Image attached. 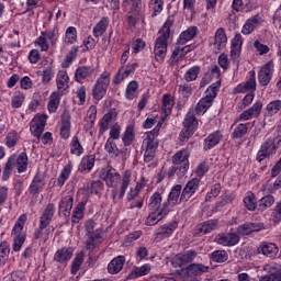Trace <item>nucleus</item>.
Masks as SVG:
<instances>
[{"label":"nucleus","instance_id":"1","mask_svg":"<svg viewBox=\"0 0 281 281\" xmlns=\"http://www.w3.org/2000/svg\"><path fill=\"white\" fill-rule=\"evenodd\" d=\"M100 179L105 182L108 188L112 189V199L114 203L124 199V194H126V190L131 186V172L125 171L122 179L120 190L117 189V183H120V172L111 166H108L100 171Z\"/></svg>","mask_w":281,"mask_h":281},{"label":"nucleus","instance_id":"2","mask_svg":"<svg viewBox=\"0 0 281 281\" xmlns=\"http://www.w3.org/2000/svg\"><path fill=\"white\" fill-rule=\"evenodd\" d=\"M170 27H172V20H167L164 24L160 35L156 38L154 54L157 63H164L166 54H168V38H170Z\"/></svg>","mask_w":281,"mask_h":281},{"label":"nucleus","instance_id":"3","mask_svg":"<svg viewBox=\"0 0 281 281\" xmlns=\"http://www.w3.org/2000/svg\"><path fill=\"white\" fill-rule=\"evenodd\" d=\"M27 221V215L22 214L13 229H12V237H13V251H19L23 245L25 244V232H23V227L25 226V222Z\"/></svg>","mask_w":281,"mask_h":281},{"label":"nucleus","instance_id":"4","mask_svg":"<svg viewBox=\"0 0 281 281\" xmlns=\"http://www.w3.org/2000/svg\"><path fill=\"white\" fill-rule=\"evenodd\" d=\"M86 229V249H95V245L102 240L100 231L95 229V222L88 220L85 225Z\"/></svg>","mask_w":281,"mask_h":281},{"label":"nucleus","instance_id":"5","mask_svg":"<svg viewBox=\"0 0 281 281\" xmlns=\"http://www.w3.org/2000/svg\"><path fill=\"white\" fill-rule=\"evenodd\" d=\"M109 85H111V72L104 71L100 78L97 80L92 94L94 100H102L104 95H106V90L109 89Z\"/></svg>","mask_w":281,"mask_h":281},{"label":"nucleus","instance_id":"6","mask_svg":"<svg viewBox=\"0 0 281 281\" xmlns=\"http://www.w3.org/2000/svg\"><path fill=\"white\" fill-rule=\"evenodd\" d=\"M159 131H161V122L157 123L155 128L150 132L145 133V137L143 140V148L157 150L159 148Z\"/></svg>","mask_w":281,"mask_h":281},{"label":"nucleus","instance_id":"7","mask_svg":"<svg viewBox=\"0 0 281 281\" xmlns=\"http://www.w3.org/2000/svg\"><path fill=\"white\" fill-rule=\"evenodd\" d=\"M45 124H47V115L46 114H37L30 123V131L34 137L41 139L43 135V131H45Z\"/></svg>","mask_w":281,"mask_h":281},{"label":"nucleus","instance_id":"8","mask_svg":"<svg viewBox=\"0 0 281 281\" xmlns=\"http://www.w3.org/2000/svg\"><path fill=\"white\" fill-rule=\"evenodd\" d=\"M201 184V180L193 178L189 182H187L180 194V203H188L190 199H192L193 194L199 190V186Z\"/></svg>","mask_w":281,"mask_h":281},{"label":"nucleus","instance_id":"9","mask_svg":"<svg viewBox=\"0 0 281 281\" xmlns=\"http://www.w3.org/2000/svg\"><path fill=\"white\" fill-rule=\"evenodd\" d=\"M276 142L273 138L266 139L261 146L260 149L257 153V161H265L268 157H271L276 153Z\"/></svg>","mask_w":281,"mask_h":281},{"label":"nucleus","instance_id":"10","mask_svg":"<svg viewBox=\"0 0 281 281\" xmlns=\"http://www.w3.org/2000/svg\"><path fill=\"white\" fill-rule=\"evenodd\" d=\"M177 227H179V224L177 223V221H173L169 224H165L156 228L154 235L155 240H164L166 238H170V236L175 234V229H177Z\"/></svg>","mask_w":281,"mask_h":281},{"label":"nucleus","instance_id":"11","mask_svg":"<svg viewBox=\"0 0 281 281\" xmlns=\"http://www.w3.org/2000/svg\"><path fill=\"white\" fill-rule=\"evenodd\" d=\"M273 61H268L259 71L258 80L261 87H267L271 82V78H273Z\"/></svg>","mask_w":281,"mask_h":281},{"label":"nucleus","instance_id":"12","mask_svg":"<svg viewBox=\"0 0 281 281\" xmlns=\"http://www.w3.org/2000/svg\"><path fill=\"white\" fill-rule=\"evenodd\" d=\"M168 214H170V211H168V206L154 209V212H151L147 216L145 225L153 227V225H157V223H159V221H162L165 216H168Z\"/></svg>","mask_w":281,"mask_h":281},{"label":"nucleus","instance_id":"13","mask_svg":"<svg viewBox=\"0 0 281 281\" xmlns=\"http://www.w3.org/2000/svg\"><path fill=\"white\" fill-rule=\"evenodd\" d=\"M240 237L236 233L218 234L215 237V243L222 245L223 247H234L238 245Z\"/></svg>","mask_w":281,"mask_h":281},{"label":"nucleus","instance_id":"14","mask_svg":"<svg viewBox=\"0 0 281 281\" xmlns=\"http://www.w3.org/2000/svg\"><path fill=\"white\" fill-rule=\"evenodd\" d=\"M137 67H138L137 63L122 66L119 69L117 74L113 77V83L120 85V82H122L125 78H128V76H133Z\"/></svg>","mask_w":281,"mask_h":281},{"label":"nucleus","instance_id":"15","mask_svg":"<svg viewBox=\"0 0 281 281\" xmlns=\"http://www.w3.org/2000/svg\"><path fill=\"white\" fill-rule=\"evenodd\" d=\"M181 184H176L171 191L169 192L168 199L164 202V207L167 206L168 212H170V207H175V205H179V201H181Z\"/></svg>","mask_w":281,"mask_h":281},{"label":"nucleus","instance_id":"16","mask_svg":"<svg viewBox=\"0 0 281 281\" xmlns=\"http://www.w3.org/2000/svg\"><path fill=\"white\" fill-rule=\"evenodd\" d=\"M238 93H254L256 91V71H249V78L236 87Z\"/></svg>","mask_w":281,"mask_h":281},{"label":"nucleus","instance_id":"17","mask_svg":"<svg viewBox=\"0 0 281 281\" xmlns=\"http://www.w3.org/2000/svg\"><path fill=\"white\" fill-rule=\"evenodd\" d=\"M45 186H47V182L45 181V176L37 173L31 182L29 192L33 195L40 194V192H43V190L45 189Z\"/></svg>","mask_w":281,"mask_h":281},{"label":"nucleus","instance_id":"18","mask_svg":"<svg viewBox=\"0 0 281 281\" xmlns=\"http://www.w3.org/2000/svg\"><path fill=\"white\" fill-rule=\"evenodd\" d=\"M260 25H262V18L258 14L254 15L245 22L241 29V34H245L247 36L255 32L257 27H260Z\"/></svg>","mask_w":281,"mask_h":281},{"label":"nucleus","instance_id":"19","mask_svg":"<svg viewBox=\"0 0 281 281\" xmlns=\"http://www.w3.org/2000/svg\"><path fill=\"white\" fill-rule=\"evenodd\" d=\"M57 91L63 95L67 89H69V75H67V70H59L56 77Z\"/></svg>","mask_w":281,"mask_h":281},{"label":"nucleus","instance_id":"20","mask_svg":"<svg viewBox=\"0 0 281 281\" xmlns=\"http://www.w3.org/2000/svg\"><path fill=\"white\" fill-rule=\"evenodd\" d=\"M241 52H243V35H240V33H237L232 40L231 58L233 60H238V58H240Z\"/></svg>","mask_w":281,"mask_h":281},{"label":"nucleus","instance_id":"21","mask_svg":"<svg viewBox=\"0 0 281 281\" xmlns=\"http://www.w3.org/2000/svg\"><path fill=\"white\" fill-rule=\"evenodd\" d=\"M124 262H126V258L124 256L115 257L108 265V273H111V276H116V273H120V271L124 269Z\"/></svg>","mask_w":281,"mask_h":281},{"label":"nucleus","instance_id":"22","mask_svg":"<svg viewBox=\"0 0 281 281\" xmlns=\"http://www.w3.org/2000/svg\"><path fill=\"white\" fill-rule=\"evenodd\" d=\"M117 120V112L115 110H110L105 115H103L100 122L99 133H105L109 131V125L113 124Z\"/></svg>","mask_w":281,"mask_h":281},{"label":"nucleus","instance_id":"23","mask_svg":"<svg viewBox=\"0 0 281 281\" xmlns=\"http://www.w3.org/2000/svg\"><path fill=\"white\" fill-rule=\"evenodd\" d=\"M279 251L280 248H278V246H276L273 243H262L258 247V252L267 256L268 258H276Z\"/></svg>","mask_w":281,"mask_h":281},{"label":"nucleus","instance_id":"24","mask_svg":"<svg viewBox=\"0 0 281 281\" xmlns=\"http://www.w3.org/2000/svg\"><path fill=\"white\" fill-rule=\"evenodd\" d=\"M265 271L268 274L260 278L259 281H281V269L276 266H266Z\"/></svg>","mask_w":281,"mask_h":281},{"label":"nucleus","instance_id":"25","mask_svg":"<svg viewBox=\"0 0 281 281\" xmlns=\"http://www.w3.org/2000/svg\"><path fill=\"white\" fill-rule=\"evenodd\" d=\"M260 229H262V225L258 223H245L237 227V234H239V236H249V234L260 232Z\"/></svg>","mask_w":281,"mask_h":281},{"label":"nucleus","instance_id":"26","mask_svg":"<svg viewBox=\"0 0 281 281\" xmlns=\"http://www.w3.org/2000/svg\"><path fill=\"white\" fill-rule=\"evenodd\" d=\"M54 214H56V205H54V203L47 204L43 214L40 217V223L42 224V227H45V225H49L52 223Z\"/></svg>","mask_w":281,"mask_h":281},{"label":"nucleus","instance_id":"27","mask_svg":"<svg viewBox=\"0 0 281 281\" xmlns=\"http://www.w3.org/2000/svg\"><path fill=\"white\" fill-rule=\"evenodd\" d=\"M74 256V248L71 247H64L58 249L54 255L55 262H67L68 260H71V257Z\"/></svg>","mask_w":281,"mask_h":281},{"label":"nucleus","instance_id":"28","mask_svg":"<svg viewBox=\"0 0 281 281\" xmlns=\"http://www.w3.org/2000/svg\"><path fill=\"white\" fill-rule=\"evenodd\" d=\"M74 209V196L66 195L59 201V212L64 216H69L71 210Z\"/></svg>","mask_w":281,"mask_h":281},{"label":"nucleus","instance_id":"29","mask_svg":"<svg viewBox=\"0 0 281 281\" xmlns=\"http://www.w3.org/2000/svg\"><path fill=\"white\" fill-rule=\"evenodd\" d=\"M93 71L95 70L91 66H80L75 72L76 82H82V80L91 78V76H93Z\"/></svg>","mask_w":281,"mask_h":281},{"label":"nucleus","instance_id":"30","mask_svg":"<svg viewBox=\"0 0 281 281\" xmlns=\"http://www.w3.org/2000/svg\"><path fill=\"white\" fill-rule=\"evenodd\" d=\"M93 166H95V156H85L78 167L79 172H91L93 170Z\"/></svg>","mask_w":281,"mask_h":281},{"label":"nucleus","instance_id":"31","mask_svg":"<svg viewBox=\"0 0 281 281\" xmlns=\"http://www.w3.org/2000/svg\"><path fill=\"white\" fill-rule=\"evenodd\" d=\"M221 139H223V134H221L220 131L213 132L205 138V150H210L211 148H214V146H217V144L221 143Z\"/></svg>","mask_w":281,"mask_h":281},{"label":"nucleus","instance_id":"32","mask_svg":"<svg viewBox=\"0 0 281 281\" xmlns=\"http://www.w3.org/2000/svg\"><path fill=\"white\" fill-rule=\"evenodd\" d=\"M225 45H227V35L225 34V29L220 27L215 32L214 47L215 49H223Z\"/></svg>","mask_w":281,"mask_h":281},{"label":"nucleus","instance_id":"33","mask_svg":"<svg viewBox=\"0 0 281 281\" xmlns=\"http://www.w3.org/2000/svg\"><path fill=\"white\" fill-rule=\"evenodd\" d=\"M190 157V154L188 153V150L182 149L178 153H176L172 157V164H175V166H179L180 164H183V169L188 170V158Z\"/></svg>","mask_w":281,"mask_h":281},{"label":"nucleus","instance_id":"34","mask_svg":"<svg viewBox=\"0 0 281 281\" xmlns=\"http://www.w3.org/2000/svg\"><path fill=\"white\" fill-rule=\"evenodd\" d=\"M48 226H49V225L43 226V224L40 223L38 228L35 231L34 238H35L36 240L43 239L44 243H45L46 240H49V235L52 234V232L54 231V228H47Z\"/></svg>","mask_w":281,"mask_h":281},{"label":"nucleus","instance_id":"35","mask_svg":"<svg viewBox=\"0 0 281 281\" xmlns=\"http://www.w3.org/2000/svg\"><path fill=\"white\" fill-rule=\"evenodd\" d=\"M172 106H175V101L172 100V95L164 94L162 106H161V112L164 117H168V115L172 113Z\"/></svg>","mask_w":281,"mask_h":281},{"label":"nucleus","instance_id":"36","mask_svg":"<svg viewBox=\"0 0 281 281\" xmlns=\"http://www.w3.org/2000/svg\"><path fill=\"white\" fill-rule=\"evenodd\" d=\"M183 126L187 128H192L193 131H196V126H199V121L196 120V116L194 115V109H190L187 113Z\"/></svg>","mask_w":281,"mask_h":281},{"label":"nucleus","instance_id":"37","mask_svg":"<svg viewBox=\"0 0 281 281\" xmlns=\"http://www.w3.org/2000/svg\"><path fill=\"white\" fill-rule=\"evenodd\" d=\"M218 227V222L215 220L206 221L198 226V234H210V232H214Z\"/></svg>","mask_w":281,"mask_h":281},{"label":"nucleus","instance_id":"38","mask_svg":"<svg viewBox=\"0 0 281 281\" xmlns=\"http://www.w3.org/2000/svg\"><path fill=\"white\" fill-rule=\"evenodd\" d=\"M164 192L156 191L150 198L148 206L150 210H159V207H164V203L161 204V201H164Z\"/></svg>","mask_w":281,"mask_h":281},{"label":"nucleus","instance_id":"39","mask_svg":"<svg viewBox=\"0 0 281 281\" xmlns=\"http://www.w3.org/2000/svg\"><path fill=\"white\" fill-rule=\"evenodd\" d=\"M196 36V27L191 26L187 31H183L178 40V45H186L189 41H192Z\"/></svg>","mask_w":281,"mask_h":281},{"label":"nucleus","instance_id":"40","mask_svg":"<svg viewBox=\"0 0 281 281\" xmlns=\"http://www.w3.org/2000/svg\"><path fill=\"white\" fill-rule=\"evenodd\" d=\"M60 92H53L49 97L48 101V113H56L58 111V106H60Z\"/></svg>","mask_w":281,"mask_h":281},{"label":"nucleus","instance_id":"41","mask_svg":"<svg viewBox=\"0 0 281 281\" xmlns=\"http://www.w3.org/2000/svg\"><path fill=\"white\" fill-rule=\"evenodd\" d=\"M102 188H104V183L100 180H94L91 183H86L83 186V191L90 194H100Z\"/></svg>","mask_w":281,"mask_h":281},{"label":"nucleus","instance_id":"42","mask_svg":"<svg viewBox=\"0 0 281 281\" xmlns=\"http://www.w3.org/2000/svg\"><path fill=\"white\" fill-rule=\"evenodd\" d=\"M210 267L201 263H192L187 268L188 276H201V273H207Z\"/></svg>","mask_w":281,"mask_h":281},{"label":"nucleus","instance_id":"43","mask_svg":"<svg viewBox=\"0 0 281 281\" xmlns=\"http://www.w3.org/2000/svg\"><path fill=\"white\" fill-rule=\"evenodd\" d=\"M106 27H109V18L103 16L93 27L95 38H100L106 32Z\"/></svg>","mask_w":281,"mask_h":281},{"label":"nucleus","instance_id":"44","mask_svg":"<svg viewBox=\"0 0 281 281\" xmlns=\"http://www.w3.org/2000/svg\"><path fill=\"white\" fill-rule=\"evenodd\" d=\"M150 273V265L146 263L139 268H135L132 273L128 274V280H135L142 278L143 276H148Z\"/></svg>","mask_w":281,"mask_h":281},{"label":"nucleus","instance_id":"45","mask_svg":"<svg viewBox=\"0 0 281 281\" xmlns=\"http://www.w3.org/2000/svg\"><path fill=\"white\" fill-rule=\"evenodd\" d=\"M221 89V80H217L215 83L211 85L206 91L204 99L209 100L211 103L214 102V98L218 95Z\"/></svg>","mask_w":281,"mask_h":281},{"label":"nucleus","instance_id":"46","mask_svg":"<svg viewBox=\"0 0 281 281\" xmlns=\"http://www.w3.org/2000/svg\"><path fill=\"white\" fill-rule=\"evenodd\" d=\"M15 168L19 173L27 170V154L21 153L18 157L15 156Z\"/></svg>","mask_w":281,"mask_h":281},{"label":"nucleus","instance_id":"47","mask_svg":"<svg viewBox=\"0 0 281 281\" xmlns=\"http://www.w3.org/2000/svg\"><path fill=\"white\" fill-rule=\"evenodd\" d=\"M279 111H281V100L271 101L266 106V115L268 117H273V115H278Z\"/></svg>","mask_w":281,"mask_h":281},{"label":"nucleus","instance_id":"48","mask_svg":"<svg viewBox=\"0 0 281 281\" xmlns=\"http://www.w3.org/2000/svg\"><path fill=\"white\" fill-rule=\"evenodd\" d=\"M137 89H139V85L137 83V81H131L126 87V91H125L126 99L135 100V98L139 95V92L137 91Z\"/></svg>","mask_w":281,"mask_h":281},{"label":"nucleus","instance_id":"49","mask_svg":"<svg viewBox=\"0 0 281 281\" xmlns=\"http://www.w3.org/2000/svg\"><path fill=\"white\" fill-rule=\"evenodd\" d=\"M70 153L71 155H76L77 157H80V155L85 153V148L82 147V144H80V139H78V136H74L71 139Z\"/></svg>","mask_w":281,"mask_h":281},{"label":"nucleus","instance_id":"50","mask_svg":"<svg viewBox=\"0 0 281 281\" xmlns=\"http://www.w3.org/2000/svg\"><path fill=\"white\" fill-rule=\"evenodd\" d=\"M149 10L153 12L151 16H157L164 11V0H149Z\"/></svg>","mask_w":281,"mask_h":281},{"label":"nucleus","instance_id":"51","mask_svg":"<svg viewBox=\"0 0 281 281\" xmlns=\"http://www.w3.org/2000/svg\"><path fill=\"white\" fill-rule=\"evenodd\" d=\"M233 134L232 137L233 139H240V137H245V135H247V124H233Z\"/></svg>","mask_w":281,"mask_h":281},{"label":"nucleus","instance_id":"52","mask_svg":"<svg viewBox=\"0 0 281 281\" xmlns=\"http://www.w3.org/2000/svg\"><path fill=\"white\" fill-rule=\"evenodd\" d=\"M199 74H201V67H199V66L191 67L184 74L186 82H194V80H196V78H199Z\"/></svg>","mask_w":281,"mask_h":281},{"label":"nucleus","instance_id":"53","mask_svg":"<svg viewBox=\"0 0 281 281\" xmlns=\"http://www.w3.org/2000/svg\"><path fill=\"white\" fill-rule=\"evenodd\" d=\"M210 106H212V103L210 102V100L204 99L203 97L195 106L196 115H205Z\"/></svg>","mask_w":281,"mask_h":281},{"label":"nucleus","instance_id":"54","mask_svg":"<svg viewBox=\"0 0 281 281\" xmlns=\"http://www.w3.org/2000/svg\"><path fill=\"white\" fill-rule=\"evenodd\" d=\"M134 139H135V130H133V126H127L122 137V142L124 146H131Z\"/></svg>","mask_w":281,"mask_h":281},{"label":"nucleus","instance_id":"55","mask_svg":"<svg viewBox=\"0 0 281 281\" xmlns=\"http://www.w3.org/2000/svg\"><path fill=\"white\" fill-rule=\"evenodd\" d=\"M97 117H98V108L95 105H91L87 111V119H86L88 122V126L90 128H93Z\"/></svg>","mask_w":281,"mask_h":281},{"label":"nucleus","instance_id":"56","mask_svg":"<svg viewBox=\"0 0 281 281\" xmlns=\"http://www.w3.org/2000/svg\"><path fill=\"white\" fill-rule=\"evenodd\" d=\"M82 216H85V203L80 202L72 211V223H80Z\"/></svg>","mask_w":281,"mask_h":281},{"label":"nucleus","instance_id":"57","mask_svg":"<svg viewBox=\"0 0 281 281\" xmlns=\"http://www.w3.org/2000/svg\"><path fill=\"white\" fill-rule=\"evenodd\" d=\"M70 175H71V165H66L58 177L57 186H59V188H63V186H65V181L69 179Z\"/></svg>","mask_w":281,"mask_h":281},{"label":"nucleus","instance_id":"58","mask_svg":"<svg viewBox=\"0 0 281 281\" xmlns=\"http://www.w3.org/2000/svg\"><path fill=\"white\" fill-rule=\"evenodd\" d=\"M105 150L111 157H117L120 155V148H117V145L111 138H108L105 143Z\"/></svg>","mask_w":281,"mask_h":281},{"label":"nucleus","instance_id":"59","mask_svg":"<svg viewBox=\"0 0 281 281\" xmlns=\"http://www.w3.org/2000/svg\"><path fill=\"white\" fill-rule=\"evenodd\" d=\"M273 203H276V199L273 198V195H266L261 198L259 201V210L261 212H265V210H268V207H271Z\"/></svg>","mask_w":281,"mask_h":281},{"label":"nucleus","instance_id":"60","mask_svg":"<svg viewBox=\"0 0 281 281\" xmlns=\"http://www.w3.org/2000/svg\"><path fill=\"white\" fill-rule=\"evenodd\" d=\"M19 139H20L19 133H16L15 131H12L5 137V145L8 146V148H14V146L19 144Z\"/></svg>","mask_w":281,"mask_h":281},{"label":"nucleus","instance_id":"61","mask_svg":"<svg viewBox=\"0 0 281 281\" xmlns=\"http://www.w3.org/2000/svg\"><path fill=\"white\" fill-rule=\"evenodd\" d=\"M10 256V245L7 241L1 243L0 245V266L5 265V260Z\"/></svg>","mask_w":281,"mask_h":281},{"label":"nucleus","instance_id":"62","mask_svg":"<svg viewBox=\"0 0 281 281\" xmlns=\"http://www.w3.org/2000/svg\"><path fill=\"white\" fill-rule=\"evenodd\" d=\"M42 36H45L46 41H49L50 45H56V41H58V29L44 31L42 32Z\"/></svg>","mask_w":281,"mask_h":281},{"label":"nucleus","instance_id":"63","mask_svg":"<svg viewBox=\"0 0 281 281\" xmlns=\"http://www.w3.org/2000/svg\"><path fill=\"white\" fill-rule=\"evenodd\" d=\"M227 258V251L225 250H215L211 254V260L213 262H226Z\"/></svg>","mask_w":281,"mask_h":281},{"label":"nucleus","instance_id":"64","mask_svg":"<svg viewBox=\"0 0 281 281\" xmlns=\"http://www.w3.org/2000/svg\"><path fill=\"white\" fill-rule=\"evenodd\" d=\"M78 38V32L76 31V27L69 26L66 31V43L68 45H74Z\"/></svg>","mask_w":281,"mask_h":281}]
</instances>
